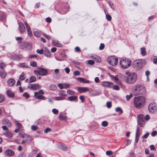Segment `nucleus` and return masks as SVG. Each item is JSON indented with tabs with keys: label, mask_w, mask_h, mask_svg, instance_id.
<instances>
[{
	"label": "nucleus",
	"mask_w": 157,
	"mask_h": 157,
	"mask_svg": "<svg viewBox=\"0 0 157 157\" xmlns=\"http://www.w3.org/2000/svg\"><path fill=\"white\" fill-rule=\"evenodd\" d=\"M125 73L127 75L125 81L128 84H132L136 81L137 77L136 73L127 71Z\"/></svg>",
	"instance_id": "obj_1"
},
{
	"label": "nucleus",
	"mask_w": 157,
	"mask_h": 157,
	"mask_svg": "<svg viewBox=\"0 0 157 157\" xmlns=\"http://www.w3.org/2000/svg\"><path fill=\"white\" fill-rule=\"evenodd\" d=\"M145 99L142 96L135 97L134 98V103L135 106L137 108H142L144 104Z\"/></svg>",
	"instance_id": "obj_2"
},
{
	"label": "nucleus",
	"mask_w": 157,
	"mask_h": 157,
	"mask_svg": "<svg viewBox=\"0 0 157 157\" xmlns=\"http://www.w3.org/2000/svg\"><path fill=\"white\" fill-rule=\"evenodd\" d=\"M146 63L144 59H139L135 60L133 63L132 66L136 70L141 69Z\"/></svg>",
	"instance_id": "obj_3"
},
{
	"label": "nucleus",
	"mask_w": 157,
	"mask_h": 157,
	"mask_svg": "<svg viewBox=\"0 0 157 157\" xmlns=\"http://www.w3.org/2000/svg\"><path fill=\"white\" fill-rule=\"evenodd\" d=\"M146 89L143 86L137 85L133 91L134 94L135 95H140L145 93Z\"/></svg>",
	"instance_id": "obj_4"
},
{
	"label": "nucleus",
	"mask_w": 157,
	"mask_h": 157,
	"mask_svg": "<svg viewBox=\"0 0 157 157\" xmlns=\"http://www.w3.org/2000/svg\"><path fill=\"white\" fill-rule=\"evenodd\" d=\"M131 60L128 59H122L120 62L121 67L123 69H127L131 65Z\"/></svg>",
	"instance_id": "obj_5"
},
{
	"label": "nucleus",
	"mask_w": 157,
	"mask_h": 157,
	"mask_svg": "<svg viewBox=\"0 0 157 157\" xmlns=\"http://www.w3.org/2000/svg\"><path fill=\"white\" fill-rule=\"evenodd\" d=\"M144 118L145 116L143 114H140L138 116V123L141 127H143L145 124Z\"/></svg>",
	"instance_id": "obj_6"
},
{
	"label": "nucleus",
	"mask_w": 157,
	"mask_h": 157,
	"mask_svg": "<svg viewBox=\"0 0 157 157\" xmlns=\"http://www.w3.org/2000/svg\"><path fill=\"white\" fill-rule=\"evenodd\" d=\"M107 61L108 63L111 65L115 66L117 63L118 59L113 56H110L108 58Z\"/></svg>",
	"instance_id": "obj_7"
},
{
	"label": "nucleus",
	"mask_w": 157,
	"mask_h": 157,
	"mask_svg": "<svg viewBox=\"0 0 157 157\" xmlns=\"http://www.w3.org/2000/svg\"><path fill=\"white\" fill-rule=\"evenodd\" d=\"M148 109L151 113H153L156 111L157 106L156 104L154 103H150L148 106Z\"/></svg>",
	"instance_id": "obj_8"
},
{
	"label": "nucleus",
	"mask_w": 157,
	"mask_h": 157,
	"mask_svg": "<svg viewBox=\"0 0 157 157\" xmlns=\"http://www.w3.org/2000/svg\"><path fill=\"white\" fill-rule=\"evenodd\" d=\"M142 132L141 130L140 129L139 127H137L135 135V143H138L139 139V137L142 134Z\"/></svg>",
	"instance_id": "obj_9"
},
{
	"label": "nucleus",
	"mask_w": 157,
	"mask_h": 157,
	"mask_svg": "<svg viewBox=\"0 0 157 157\" xmlns=\"http://www.w3.org/2000/svg\"><path fill=\"white\" fill-rule=\"evenodd\" d=\"M22 48L25 50H29L32 48L31 45L27 43H24L21 45Z\"/></svg>",
	"instance_id": "obj_10"
},
{
	"label": "nucleus",
	"mask_w": 157,
	"mask_h": 157,
	"mask_svg": "<svg viewBox=\"0 0 157 157\" xmlns=\"http://www.w3.org/2000/svg\"><path fill=\"white\" fill-rule=\"evenodd\" d=\"M19 25V30L21 33H24L25 31V29L23 23L21 22L18 23Z\"/></svg>",
	"instance_id": "obj_11"
},
{
	"label": "nucleus",
	"mask_w": 157,
	"mask_h": 157,
	"mask_svg": "<svg viewBox=\"0 0 157 157\" xmlns=\"http://www.w3.org/2000/svg\"><path fill=\"white\" fill-rule=\"evenodd\" d=\"M113 83L107 81L103 82L102 83V86L104 87L108 88H111L112 87Z\"/></svg>",
	"instance_id": "obj_12"
},
{
	"label": "nucleus",
	"mask_w": 157,
	"mask_h": 157,
	"mask_svg": "<svg viewBox=\"0 0 157 157\" xmlns=\"http://www.w3.org/2000/svg\"><path fill=\"white\" fill-rule=\"evenodd\" d=\"M28 87L33 90H36L39 88V86L37 84H31L28 86Z\"/></svg>",
	"instance_id": "obj_13"
},
{
	"label": "nucleus",
	"mask_w": 157,
	"mask_h": 157,
	"mask_svg": "<svg viewBox=\"0 0 157 157\" xmlns=\"http://www.w3.org/2000/svg\"><path fill=\"white\" fill-rule=\"evenodd\" d=\"M39 69L40 70V75L45 76L48 74V71L47 69L42 67H40Z\"/></svg>",
	"instance_id": "obj_14"
},
{
	"label": "nucleus",
	"mask_w": 157,
	"mask_h": 157,
	"mask_svg": "<svg viewBox=\"0 0 157 157\" xmlns=\"http://www.w3.org/2000/svg\"><path fill=\"white\" fill-rule=\"evenodd\" d=\"M44 55L45 56L50 58L51 56V53L49 50L46 48H44Z\"/></svg>",
	"instance_id": "obj_15"
},
{
	"label": "nucleus",
	"mask_w": 157,
	"mask_h": 157,
	"mask_svg": "<svg viewBox=\"0 0 157 157\" xmlns=\"http://www.w3.org/2000/svg\"><path fill=\"white\" fill-rule=\"evenodd\" d=\"M23 58L22 56L21 55H13L11 57V59L12 60H18L19 59H21Z\"/></svg>",
	"instance_id": "obj_16"
},
{
	"label": "nucleus",
	"mask_w": 157,
	"mask_h": 157,
	"mask_svg": "<svg viewBox=\"0 0 157 157\" xmlns=\"http://www.w3.org/2000/svg\"><path fill=\"white\" fill-rule=\"evenodd\" d=\"M15 80L12 78H10L7 82L8 86H13L15 83Z\"/></svg>",
	"instance_id": "obj_17"
},
{
	"label": "nucleus",
	"mask_w": 157,
	"mask_h": 157,
	"mask_svg": "<svg viewBox=\"0 0 157 157\" xmlns=\"http://www.w3.org/2000/svg\"><path fill=\"white\" fill-rule=\"evenodd\" d=\"M5 154L6 155L10 157L13 156L14 153L12 150H7L5 151Z\"/></svg>",
	"instance_id": "obj_18"
},
{
	"label": "nucleus",
	"mask_w": 157,
	"mask_h": 157,
	"mask_svg": "<svg viewBox=\"0 0 157 157\" xmlns=\"http://www.w3.org/2000/svg\"><path fill=\"white\" fill-rule=\"evenodd\" d=\"M66 113H61L59 116V119L62 120L67 119V117L66 116Z\"/></svg>",
	"instance_id": "obj_19"
},
{
	"label": "nucleus",
	"mask_w": 157,
	"mask_h": 157,
	"mask_svg": "<svg viewBox=\"0 0 157 157\" xmlns=\"http://www.w3.org/2000/svg\"><path fill=\"white\" fill-rule=\"evenodd\" d=\"M78 90L79 93H81L89 90V89L86 87H78Z\"/></svg>",
	"instance_id": "obj_20"
},
{
	"label": "nucleus",
	"mask_w": 157,
	"mask_h": 157,
	"mask_svg": "<svg viewBox=\"0 0 157 157\" xmlns=\"http://www.w3.org/2000/svg\"><path fill=\"white\" fill-rule=\"evenodd\" d=\"M77 79L80 82L83 83H89L90 82L89 80H86L85 79L82 78H77Z\"/></svg>",
	"instance_id": "obj_21"
},
{
	"label": "nucleus",
	"mask_w": 157,
	"mask_h": 157,
	"mask_svg": "<svg viewBox=\"0 0 157 157\" xmlns=\"http://www.w3.org/2000/svg\"><path fill=\"white\" fill-rule=\"evenodd\" d=\"M52 44L55 46L61 48L63 47L62 45L59 43V42L55 40H53L52 41Z\"/></svg>",
	"instance_id": "obj_22"
},
{
	"label": "nucleus",
	"mask_w": 157,
	"mask_h": 157,
	"mask_svg": "<svg viewBox=\"0 0 157 157\" xmlns=\"http://www.w3.org/2000/svg\"><path fill=\"white\" fill-rule=\"evenodd\" d=\"M6 93L9 97L13 98L14 96V94L10 90H7Z\"/></svg>",
	"instance_id": "obj_23"
},
{
	"label": "nucleus",
	"mask_w": 157,
	"mask_h": 157,
	"mask_svg": "<svg viewBox=\"0 0 157 157\" xmlns=\"http://www.w3.org/2000/svg\"><path fill=\"white\" fill-rule=\"evenodd\" d=\"M77 98L76 96H71L68 97V100L70 101H76Z\"/></svg>",
	"instance_id": "obj_24"
},
{
	"label": "nucleus",
	"mask_w": 157,
	"mask_h": 157,
	"mask_svg": "<svg viewBox=\"0 0 157 157\" xmlns=\"http://www.w3.org/2000/svg\"><path fill=\"white\" fill-rule=\"evenodd\" d=\"M4 134L8 138H11L13 136L12 133L9 131H6L4 133Z\"/></svg>",
	"instance_id": "obj_25"
},
{
	"label": "nucleus",
	"mask_w": 157,
	"mask_h": 157,
	"mask_svg": "<svg viewBox=\"0 0 157 157\" xmlns=\"http://www.w3.org/2000/svg\"><path fill=\"white\" fill-rule=\"evenodd\" d=\"M34 97L38 99H41L42 100H45V97L41 95H36V96H34Z\"/></svg>",
	"instance_id": "obj_26"
},
{
	"label": "nucleus",
	"mask_w": 157,
	"mask_h": 157,
	"mask_svg": "<svg viewBox=\"0 0 157 157\" xmlns=\"http://www.w3.org/2000/svg\"><path fill=\"white\" fill-rule=\"evenodd\" d=\"M49 88L50 90L54 91L57 89V86L55 84H52L50 86Z\"/></svg>",
	"instance_id": "obj_27"
},
{
	"label": "nucleus",
	"mask_w": 157,
	"mask_h": 157,
	"mask_svg": "<svg viewBox=\"0 0 157 157\" xmlns=\"http://www.w3.org/2000/svg\"><path fill=\"white\" fill-rule=\"evenodd\" d=\"M6 74L4 71H0V75L2 78H5L6 76Z\"/></svg>",
	"instance_id": "obj_28"
},
{
	"label": "nucleus",
	"mask_w": 157,
	"mask_h": 157,
	"mask_svg": "<svg viewBox=\"0 0 157 157\" xmlns=\"http://www.w3.org/2000/svg\"><path fill=\"white\" fill-rule=\"evenodd\" d=\"M33 33L34 35L36 37H39L41 35L40 32L39 30L34 31Z\"/></svg>",
	"instance_id": "obj_29"
},
{
	"label": "nucleus",
	"mask_w": 157,
	"mask_h": 157,
	"mask_svg": "<svg viewBox=\"0 0 157 157\" xmlns=\"http://www.w3.org/2000/svg\"><path fill=\"white\" fill-rule=\"evenodd\" d=\"M34 94V96H36V95H39V94H40L41 95L44 94V92L42 90H40L38 92H35Z\"/></svg>",
	"instance_id": "obj_30"
},
{
	"label": "nucleus",
	"mask_w": 157,
	"mask_h": 157,
	"mask_svg": "<svg viewBox=\"0 0 157 157\" xmlns=\"http://www.w3.org/2000/svg\"><path fill=\"white\" fill-rule=\"evenodd\" d=\"M3 122L4 124H6L9 127L11 126V123L10 121L8 120H5L3 121Z\"/></svg>",
	"instance_id": "obj_31"
},
{
	"label": "nucleus",
	"mask_w": 157,
	"mask_h": 157,
	"mask_svg": "<svg viewBox=\"0 0 157 157\" xmlns=\"http://www.w3.org/2000/svg\"><path fill=\"white\" fill-rule=\"evenodd\" d=\"M36 78L34 76H31L30 78L29 83H32L36 81Z\"/></svg>",
	"instance_id": "obj_32"
},
{
	"label": "nucleus",
	"mask_w": 157,
	"mask_h": 157,
	"mask_svg": "<svg viewBox=\"0 0 157 157\" xmlns=\"http://www.w3.org/2000/svg\"><path fill=\"white\" fill-rule=\"evenodd\" d=\"M141 54L143 56H144L146 55V48L144 47L141 48Z\"/></svg>",
	"instance_id": "obj_33"
},
{
	"label": "nucleus",
	"mask_w": 157,
	"mask_h": 157,
	"mask_svg": "<svg viewBox=\"0 0 157 157\" xmlns=\"http://www.w3.org/2000/svg\"><path fill=\"white\" fill-rule=\"evenodd\" d=\"M115 111L116 112H118L119 114H121L122 113L123 111L119 107H117L115 109Z\"/></svg>",
	"instance_id": "obj_34"
},
{
	"label": "nucleus",
	"mask_w": 157,
	"mask_h": 157,
	"mask_svg": "<svg viewBox=\"0 0 157 157\" xmlns=\"http://www.w3.org/2000/svg\"><path fill=\"white\" fill-rule=\"evenodd\" d=\"M26 140L28 143L30 142L32 140V137L30 136L27 135L26 137Z\"/></svg>",
	"instance_id": "obj_35"
},
{
	"label": "nucleus",
	"mask_w": 157,
	"mask_h": 157,
	"mask_svg": "<svg viewBox=\"0 0 157 157\" xmlns=\"http://www.w3.org/2000/svg\"><path fill=\"white\" fill-rule=\"evenodd\" d=\"M25 73L23 72H22L20 75L19 79L21 80H24L25 78Z\"/></svg>",
	"instance_id": "obj_36"
},
{
	"label": "nucleus",
	"mask_w": 157,
	"mask_h": 157,
	"mask_svg": "<svg viewBox=\"0 0 157 157\" xmlns=\"http://www.w3.org/2000/svg\"><path fill=\"white\" fill-rule=\"evenodd\" d=\"M108 4L110 7L113 10H114L115 8V6L113 3L111 1H109L108 2Z\"/></svg>",
	"instance_id": "obj_37"
},
{
	"label": "nucleus",
	"mask_w": 157,
	"mask_h": 157,
	"mask_svg": "<svg viewBox=\"0 0 157 157\" xmlns=\"http://www.w3.org/2000/svg\"><path fill=\"white\" fill-rule=\"evenodd\" d=\"M15 124L17 125V128L20 129L21 128L22 125L21 124L17 121L15 122Z\"/></svg>",
	"instance_id": "obj_38"
},
{
	"label": "nucleus",
	"mask_w": 157,
	"mask_h": 157,
	"mask_svg": "<svg viewBox=\"0 0 157 157\" xmlns=\"http://www.w3.org/2000/svg\"><path fill=\"white\" fill-rule=\"evenodd\" d=\"M5 100L4 96L1 94H0V103L2 102Z\"/></svg>",
	"instance_id": "obj_39"
},
{
	"label": "nucleus",
	"mask_w": 157,
	"mask_h": 157,
	"mask_svg": "<svg viewBox=\"0 0 157 157\" xmlns=\"http://www.w3.org/2000/svg\"><path fill=\"white\" fill-rule=\"evenodd\" d=\"M61 149L63 150L66 151L67 150V148L66 146L64 144L61 145L60 146Z\"/></svg>",
	"instance_id": "obj_40"
},
{
	"label": "nucleus",
	"mask_w": 157,
	"mask_h": 157,
	"mask_svg": "<svg viewBox=\"0 0 157 157\" xmlns=\"http://www.w3.org/2000/svg\"><path fill=\"white\" fill-rule=\"evenodd\" d=\"M65 99V97L63 96H59L56 97L55 98V100H64Z\"/></svg>",
	"instance_id": "obj_41"
},
{
	"label": "nucleus",
	"mask_w": 157,
	"mask_h": 157,
	"mask_svg": "<svg viewBox=\"0 0 157 157\" xmlns=\"http://www.w3.org/2000/svg\"><path fill=\"white\" fill-rule=\"evenodd\" d=\"M6 16L5 14L1 13L0 14V20H3L6 18Z\"/></svg>",
	"instance_id": "obj_42"
},
{
	"label": "nucleus",
	"mask_w": 157,
	"mask_h": 157,
	"mask_svg": "<svg viewBox=\"0 0 157 157\" xmlns=\"http://www.w3.org/2000/svg\"><path fill=\"white\" fill-rule=\"evenodd\" d=\"M106 18L108 21H110L111 20V16L108 14V13L106 14Z\"/></svg>",
	"instance_id": "obj_43"
},
{
	"label": "nucleus",
	"mask_w": 157,
	"mask_h": 157,
	"mask_svg": "<svg viewBox=\"0 0 157 157\" xmlns=\"http://www.w3.org/2000/svg\"><path fill=\"white\" fill-rule=\"evenodd\" d=\"M101 125L105 127L108 125V123L106 121H104L102 122Z\"/></svg>",
	"instance_id": "obj_44"
},
{
	"label": "nucleus",
	"mask_w": 157,
	"mask_h": 157,
	"mask_svg": "<svg viewBox=\"0 0 157 157\" xmlns=\"http://www.w3.org/2000/svg\"><path fill=\"white\" fill-rule=\"evenodd\" d=\"M6 66V64L3 62H1L0 63V67L3 69Z\"/></svg>",
	"instance_id": "obj_45"
},
{
	"label": "nucleus",
	"mask_w": 157,
	"mask_h": 157,
	"mask_svg": "<svg viewBox=\"0 0 157 157\" xmlns=\"http://www.w3.org/2000/svg\"><path fill=\"white\" fill-rule=\"evenodd\" d=\"M30 65L33 67H35L37 65L36 62L34 61H31L30 62Z\"/></svg>",
	"instance_id": "obj_46"
},
{
	"label": "nucleus",
	"mask_w": 157,
	"mask_h": 157,
	"mask_svg": "<svg viewBox=\"0 0 157 157\" xmlns=\"http://www.w3.org/2000/svg\"><path fill=\"white\" fill-rule=\"evenodd\" d=\"M25 26L26 28L27 31H28V30L29 31V30H31V29H30V26L29 25L28 23L26 22H25Z\"/></svg>",
	"instance_id": "obj_47"
},
{
	"label": "nucleus",
	"mask_w": 157,
	"mask_h": 157,
	"mask_svg": "<svg viewBox=\"0 0 157 157\" xmlns=\"http://www.w3.org/2000/svg\"><path fill=\"white\" fill-rule=\"evenodd\" d=\"M150 134V133L148 132H147L144 135L142 136V138L143 139H146L147 138L149 135Z\"/></svg>",
	"instance_id": "obj_48"
},
{
	"label": "nucleus",
	"mask_w": 157,
	"mask_h": 157,
	"mask_svg": "<svg viewBox=\"0 0 157 157\" xmlns=\"http://www.w3.org/2000/svg\"><path fill=\"white\" fill-rule=\"evenodd\" d=\"M37 126L35 125H32L31 127V129L33 131H35L38 129Z\"/></svg>",
	"instance_id": "obj_49"
},
{
	"label": "nucleus",
	"mask_w": 157,
	"mask_h": 157,
	"mask_svg": "<svg viewBox=\"0 0 157 157\" xmlns=\"http://www.w3.org/2000/svg\"><path fill=\"white\" fill-rule=\"evenodd\" d=\"M21 132H20L19 133V136L22 138H26V136H27V135L21 133Z\"/></svg>",
	"instance_id": "obj_50"
},
{
	"label": "nucleus",
	"mask_w": 157,
	"mask_h": 157,
	"mask_svg": "<svg viewBox=\"0 0 157 157\" xmlns=\"http://www.w3.org/2000/svg\"><path fill=\"white\" fill-rule=\"evenodd\" d=\"M106 106L108 108H110L111 107V103L109 101H108L106 103Z\"/></svg>",
	"instance_id": "obj_51"
},
{
	"label": "nucleus",
	"mask_w": 157,
	"mask_h": 157,
	"mask_svg": "<svg viewBox=\"0 0 157 157\" xmlns=\"http://www.w3.org/2000/svg\"><path fill=\"white\" fill-rule=\"evenodd\" d=\"M112 87H113V89L114 90H119L120 88L119 86L117 85H115L113 86Z\"/></svg>",
	"instance_id": "obj_52"
},
{
	"label": "nucleus",
	"mask_w": 157,
	"mask_h": 157,
	"mask_svg": "<svg viewBox=\"0 0 157 157\" xmlns=\"http://www.w3.org/2000/svg\"><path fill=\"white\" fill-rule=\"evenodd\" d=\"M44 49H41V50H39V49H37V50L36 52L39 54H42L44 52Z\"/></svg>",
	"instance_id": "obj_53"
},
{
	"label": "nucleus",
	"mask_w": 157,
	"mask_h": 157,
	"mask_svg": "<svg viewBox=\"0 0 157 157\" xmlns=\"http://www.w3.org/2000/svg\"><path fill=\"white\" fill-rule=\"evenodd\" d=\"M20 67L28 68V66L25 63H22L20 65Z\"/></svg>",
	"instance_id": "obj_54"
},
{
	"label": "nucleus",
	"mask_w": 157,
	"mask_h": 157,
	"mask_svg": "<svg viewBox=\"0 0 157 157\" xmlns=\"http://www.w3.org/2000/svg\"><path fill=\"white\" fill-rule=\"evenodd\" d=\"M52 112L55 114H57L59 112L58 110L56 109H53L52 110Z\"/></svg>",
	"instance_id": "obj_55"
},
{
	"label": "nucleus",
	"mask_w": 157,
	"mask_h": 157,
	"mask_svg": "<svg viewBox=\"0 0 157 157\" xmlns=\"http://www.w3.org/2000/svg\"><path fill=\"white\" fill-rule=\"evenodd\" d=\"M105 45L104 44L101 43L99 47V49L100 50H102L104 48Z\"/></svg>",
	"instance_id": "obj_56"
},
{
	"label": "nucleus",
	"mask_w": 157,
	"mask_h": 157,
	"mask_svg": "<svg viewBox=\"0 0 157 157\" xmlns=\"http://www.w3.org/2000/svg\"><path fill=\"white\" fill-rule=\"evenodd\" d=\"M87 63L88 64L90 65H93L94 63V60H88L87 61Z\"/></svg>",
	"instance_id": "obj_57"
},
{
	"label": "nucleus",
	"mask_w": 157,
	"mask_h": 157,
	"mask_svg": "<svg viewBox=\"0 0 157 157\" xmlns=\"http://www.w3.org/2000/svg\"><path fill=\"white\" fill-rule=\"evenodd\" d=\"M74 75H75L78 76L80 75V73L79 71H75L73 73Z\"/></svg>",
	"instance_id": "obj_58"
},
{
	"label": "nucleus",
	"mask_w": 157,
	"mask_h": 157,
	"mask_svg": "<svg viewBox=\"0 0 157 157\" xmlns=\"http://www.w3.org/2000/svg\"><path fill=\"white\" fill-rule=\"evenodd\" d=\"M157 134V132L156 130L154 131L151 133V135L152 136H155Z\"/></svg>",
	"instance_id": "obj_59"
},
{
	"label": "nucleus",
	"mask_w": 157,
	"mask_h": 157,
	"mask_svg": "<svg viewBox=\"0 0 157 157\" xmlns=\"http://www.w3.org/2000/svg\"><path fill=\"white\" fill-rule=\"evenodd\" d=\"M113 154V152L111 151H107L106 152V154L108 155H110Z\"/></svg>",
	"instance_id": "obj_60"
},
{
	"label": "nucleus",
	"mask_w": 157,
	"mask_h": 157,
	"mask_svg": "<svg viewBox=\"0 0 157 157\" xmlns=\"http://www.w3.org/2000/svg\"><path fill=\"white\" fill-rule=\"evenodd\" d=\"M43 35L48 40L51 38V37L49 35H47L45 33H43Z\"/></svg>",
	"instance_id": "obj_61"
},
{
	"label": "nucleus",
	"mask_w": 157,
	"mask_h": 157,
	"mask_svg": "<svg viewBox=\"0 0 157 157\" xmlns=\"http://www.w3.org/2000/svg\"><path fill=\"white\" fill-rule=\"evenodd\" d=\"M64 70H65L66 73L67 74H69V72L70 71V69H69V68L68 67L65 68L64 69Z\"/></svg>",
	"instance_id": "obj_62"
},
{
	"label": "nucleus",
	"mask_w": 157,
	"mask_h": 157,
	"mask_svg": "<svg viewBox=\"0 0 157 157\" xmlns=\"http://www.w3.org/2000/svg\"><path fill=\"white\" fill-rule=\"evenodd\" d=\"M98 63L100 62L101 61V58L98 56L96 58V59L95 60Z\"/></svg>",
	"instance_id": "obj_63"
},
{
	"label": "nucleus",
	"mask_w": 157,
	"mask_h": 157,
	"mask_svg": "<svg viewBox=\"0 0 157 157\" xmlns=\"http://www.w3.org/2000/svg\"><path fill=\"white\" fill-rule=\"evenodd\" d=\"M132 94H131L129 95H127L126 96V98L127 101L129 100L130 98L132 97Z\"/></svg>",
	"instance_id": "obj_64"
}]
</instances>
